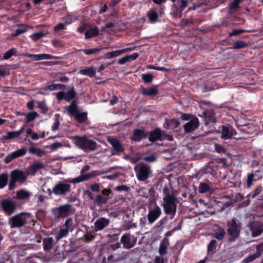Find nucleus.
I'll list each match as a JSON object with an SVG mask.
<instances>
[{
	"instance_id": "obj_1",
	"label": "nucleus",
	"mask_w": 263,
	"mask_h": 263,
	"mask_svg": "<svg viewBox=\"0 0 263 263\" xmlns=\"http://www.w3.org/2000/svg\"><path fill=\"white\" fill-rule=\"evenodd\" d=\"M176 200V196L163 198V202L161 204L165 214L170 216L171 220L174 218L177 212Z\"/></svg>"
},
{
	"instance_id": "obj_2",
	"label": "nucleus",
	"mask_w": 263,
	"mask_h": 263,
	"mask_svg": "<svg viewBox=\"0 0 263 263\" xmlns=\"http://www.w3.org/2000/svg\"><path fill=\"white\" fill-rule=\"evenodd\" d=\"M73 140L74 144L84 151H94L97 147L98 144L95 141L88 139L85 136L73 137Z\"/></svg>"
},
{
	"instance_id": "obj_3",
	"label": "nucleus",
	"mask_w": 263,
	"mask_h": 263,
	"mask_svg": "<svg viewBox=\"0 0 263 263\" xmlns=\"http://www.w3.org/2000/svg\"><path fill=\"white\" fill-rule=\"evenodd\" d=\"M228 229L227 233L229 235L228 241L232 242L237 239L240 235L241 226L239 222H237L235 218H232L227 222Z\"/></svg>"
},
{
	"instance_id": "obj_4",
	"label": "nucleus",
	"mask_w": 263,
	"mask_h": 263,
	"mask_svg": "<svg viewBox=\"0 0 263 263\" xmlns=\"http://www.w3.org/2000/svg\"><path fill=\"white\" fill-rule=\"evenodd\" d=\"M73 212L72 205L68 203L51 209V213L55 220L66 218Z\"/></svg>"
},
{
	"instance_id": "obj_5",
	"label": "nucleus",
	"mask_w": 263,
	"mask_h": 263,
	"mask_svg": "<svg viewBox=\"0 0 263 263\" xmlns=\"http://www.w3.org/2000/svg\"><path fill=\"white\" fill-rule=\"evenodd\" d=\"M138 180L145 181L152 173V171L148 165L144 163H139L134 167Z\"/></svg>"
},
{
	"instance_id": "obj_6",
	"label": "nucleus",
	"mask_w": 263,
	"mask_h": 263,
	"mask_svg": "<svg viewBox=\"0 0 263 263\" xmlns=\"http://www.w3.org/2000/svg\"><path fill=\"white\" fill-rule=\"evenodd\" d=\"M30 213H21L8 219V224L11 228H21L28 223L27 217H30Z\"/></svg>"
},
{
	"instance_id": "obj_7",
	"label": "nucleus",
	"mask_w": 263,
	"mask_h": 263,
	"mask_svg": "<svg viewBox=\"0 0 263 263\" xmlns=\"http://www.w3.org/2000/svg\"><path fill=\"white\" fill-rule=\"evenodd\" d=\"M27 179L24 173L20 170H13L10 173V180L9 183V190H13L16 187V182H24Z\"/></svg>"
},
{
	"instance_id": "obj_8",
	"label": "nucleus",
	"mask_w": 263,
	"mask_h": 263,
	"mask_svg": "<svg viewBox=\"0 0 263 263\" xmlns=\"http://www.w3.org/2000/svg\"><path fill=\"white\" fill-rule=\"evenodd\" d=\"M67 179H65L63 181H59L57 183L52 189L53 194L57 196H64L67 193H70L71 190V185L69 182L66 181Z\"/></svg>"
},
{
	"instance_id": "obj_9",
	"label": "nucleus",
	"mask_w": 263,
	"mask_h": 263,
	"mask_svg": "<svg viewBox=\"0 0 263 263\" xmlns=\"http://www.w3.org/2000/svg\"><path fill=\"white\" fill-rule=\"evenodd\" d=\"M190 0H178L171 8V14L174 17L180 18L184 9L187 7Z\"/></svg>"
},
{
	"instance_id": "obj_10",
	"label": "nucleus",
	"mask_w": 263,
	"mask_h": 263,
	"mask_svg": "<svg viewBox=\"0 0 263 263\" xmlns=\"http://www.w3.org/2000/svg\"><path fill=\"white\" fill-rule=\"evenodd\" d=\"M148 133L147 137L148 140L151 142H155L157 141H163L165 139L166 137H169L170 140H171L172 137L167 135L165 132H162L161 129L158 127L155 128L154 130Z\"/></svg>"
},
{
	"instance_id": "obj_11",
	"label": "nucleus",
	"mask_w": 263,
	"mask_h": 263,
	"mask_svg": "<svg viewBox=\"0 0 263 263\" xmlns=\"http://www.w3.org/2000/svg\"><path fill=\"white\" fill-rule=\"evenodd\" d=\"M0 206L3 212L7 215L12 214L16 210L15 202L11 199H3L0 200Z\"/></svg>"
},
{
	"instance_id": "obj_12",
	"label": "nucleus",
	"mask_w": 263,
	"mask_h": 263,
	"mask_svg": "<svg viewBox=\"0 0 263 263\" xmlns=\"http://www.w3.org/2000/svg\"><path fill=\"white\" fill-rule=\"evenodd\" d=\"M77 96V92L75 91L73 87L67 92L61 91L56 93V98L59 101L64 100L67 102H70L74 100Z\"/></svg>"
},
{
	"instance_id": "obj_13",
	"label": "nucleus",
	"mask_w": 263,
	"mask_h": 263,
	"mask_svg": "<svg viewBox=\"0 0 263 263\" xmlns=\"http://www.w3.org/2000/svg\"><path fill=\"white\" fill-rule=\"evenodd\" d=\"M161 214V209L156 203H155L153 208H148V212L147 215L148 223L149 224L153 223L158 219Z\"/></svg>"
},
{
	"instance_id": "obj_14",
	"label": "nucleus",
	"mask_w": 263,
	"mask_h": 263,
	"mask_svg": "<svg viewBox=\"0 0 263 263\" xmlns=\"http://www.w3.org/2000/svg\"><path fill=\"white\" fill-rule=\"evenodd\" d=\"M108 142L111 145L112 147V155H119L120 153H123L124 151L125 148L124 146L122 145L120 141L117 138L108 137Z\"/></svg>"
},
{
	"instance_id": "obj_15",
	"label": "nucleus",
	"mask_w": 263,
	"mask_h": 263,
	"mask_svg": "<svg viewBox=\"0 0 263 263\" xmlns=\"http://www.w3.org/2000/svg\"><path fill=\"white\" fill-rule=\"evenodd\" d=\"M99 175L100 173L98 172V171H93L90 173H89L85 175H81L80 176L76 177L75 178H68L66 181H67L69 182H71L72 183H78L84 181L85 180H88Z\"/></svg>"
},
{
	"instance_id": "obj_16",
	"label": "nucleus",
	"mask_w": 263,
	"mask_h": 263,
	"mask_svg": "<svg viewBox=\"0 0 263 263\" xmlns=\"http://www.w3.org/2000/svg\"><path fill=\"white\" fill-rule=\"evenodd\" d=\"M120 242L123 244L124 249H130L136 245L137 239L134 237V239L132 240L131 235L128 233H126L122 236Z\"/></svg>"
},
{
	"instance_id": "obj_17",
	"label": "nucleus",
	"mask_w": 263,
	"mask_h": 263,
	"mask_svg": "<svg viewBox=\"0 0 263 263\" xmlns=\"http://www.w3.org/2000/svg\"><path fill=\"white\" fill-rule=\"evenodd\" d=\"M199 126V121L197 117H193L189 122L183 126L184 132L189 134L193 132Z\"/></svg>"
},
{
	"instance_id": "obj_18",
	"label": "nucleus",
	"mask_w": 263,
	"mask_h": 263,
	"mask_svg": "<svg viewBox=\"0 0 263 263\" xmlns=\"http://www.w3.org/2000/svg\"><path fill=\"white\" fill-rule=\"evenodd\" d=\"M110 222V220L105 217H100L98 218L94 223V229L95 232L103 230L107 227Z\"/></svg>"
},
{
	"instance_id": "obj_19",
	"label": "nucleus",
	"mask_w": 263,
	"mask_h": 263,
	"mask_svg": "<svg viewBox=\"0 0 263 263\" xmlns=\"http://www.w3.org/2000/svg\"><path fill=\"white\" fill-rule=\"evenodd\" d=\"M148 133L145 132L144 129H135L133 130V135L130 137V140L135 142H140L143 139H145L147 137Z\"/></svg>"
},
{
	"instance_id": "obj_20",
	"label": "nucleus",
	"mask_w": 263,
	"mask_h": 263,
	"mask_svg": "<svg viewBox=\"0 0 263 263\" xmlns=\"http://www.w3.org/2000/svg\"><path fill=\"white\" fill-rule=\"evenodd\" d=\"M132 48H126L122 49L117 50L111 52H107L104 54L102 58L104 59H110L117 57L128 51L132 50Z\"/></svg>"
},
{
	"instance_id": "obj_21",
	"label": "nucleus",
	"mask_w": 263,
	"mask_h": 263,
	"mask_svg": "<svg viewBox=\"0 0 263 263\" xmlns=\"http://www.w3.org/2000/svg\"><path fill=\"white\" fill-rule=\"evenodd\" d=\"M206 124L215 123L216 122L215 112L213 109L204 110L202 112Z\"/></svg>"
},
{
	"instance_id": "obj_22",
	"label": "nucleus",
	"mask_w": 263,
	"mask_h": 263,
	"mask_svg": "<svg viewBox=\"0 0 263 263\" xmlns=\"http://www.w3.org/2000/svg\"><path fill=\"white\" fill-rule=\"evenodd\" d=\"M25 126H23L17 131L9 132L6 135L2 136V139L3 140H8L14 138H18L24 131Z\"/></svg>"
},
{
	"instance_id": "obj_23",
	"label": "nucleus",
	"mask_w": 263,
	"mask_h": 263,
	"mask_svg": "<svg viewBox=\"0 0 263 263\" xmlns=\"http://www.w3.org/2000/svg\"><path fill=\"white\" fill-rule=\"evenodd\" d=\"M180 124V122L178 119H166L163 124V127L166 129H174L177 128Z\"/></svg>"
},
{
	"instance_id": "obj_24",
	"label": "nucleus",
	"mask_w": 263,
	"mask_h": 263,
	"mask_svg": "<svg viewBox=\"0 0 263 263\" xmlns=\"http://www.w3.org/2000/svg\"><path fill=\"white\" fill-rule=\"evenodd\" d=\"M23 55L25 57L32 58L34 61H40L44 59L49 60L53 59V56L52 55L46 53L34 54L25 53Z\"/></svg>"
},
{
	"instance_id": "obj_25",
	"label": "nucleus",
	"mask_w": 263,
	"mask_h": 263,
	"mask_svg": "<svg viewBox=\"0 0 263 263\" xmlns=\"http://www.w3.org/2000/svg\"><path fill=\"white\" fill-rule=\"evenodd\" d=\"M158 93L159 91L158 90V86L157 85H154L147 88H143L141 91L142 95L149 97L156 96L158 94Z\"/></svg>"
},
{
	"instance_id": "obj_26",
	"label": "nucleus",
	"mask_w": 263,
	"mask_h": 263,
	"mask_svg": "<svg viewBox=\"0 0 263 263\" xmlns=\"http://www.w3.org/2000/svg\"><path fill=\"white\" fill-rule=\"evenodd\" d=\"M65 109L72 116H74L79 111L77 101L73 100L70 104L65 107Z\"/></svg>"
},
{
	"instance_id": "obj_27",
	"label": "nucleus",
	"mask_w": 263,
	"mask_h": 263,
	"mask_svg": "<svg viewBox=\"0 0 263 263\" xmlns=\"http://www.w3.org/2000/svg\"><path fill=\"white\" fill-rule=\"evenodd\" d=\"M139 57V54L138 53H134L130 55H126V56L120 59L118 63L120 65H124L127 62L130 61L135 60Z\"/></svg>"
},
{
	"instance_id": "obj_28",
	"label": "nucleus",
	"mask_w": 263,
	"mask_h": 263,
	"mask_svg": "<svg viewBox=\"0 0 263 263\" xmlns=\"http://www.w3.org/2000/svg\"><path fill=\"white\" fill-rule=\"evenodd\" d=\"M216 227L217 228L214 231V237L218 241L222 240L226 235V231L220 226L217 225Z\"/></svg>"
},
{
	"instance_id": "obj_29",
	"label": "nucleus",
	"mask_w": 263,
	"mask_h": 263,
	"mask_svg": "<svg viewBox=\"0 0 263 263\" xmlns=\"http://www.w3.org/2000/svg\"><path fill=\"white\" fill-rule=\"evenodd\" d=\"M99 34V30L97 27H95L87 30L85 33V39H89L97 36Z\"/></svg>"
},
{
	"instance_id": "obj_30",
	"label": "nucleus",
	"mask_w": 263,
	"mask_h": 263,
	"mask_svg": "<svg viewBox=\"0 0 263 263\" xmlns=\"http://www.w3.org/2000/svg\"><path fill=\"white\" fill-rule=\"evenodd\" d=\"M111 197H104L103 195L99 194L95 197L94 203L98 206H101L103 204H106Z\"/></svg>"
},
{
	"instance_id": "obj_31",
	"label": "nucleus",
	"mask_w": 263,
	"mask_h": 263,
	"mask_svg": "<svg viewBox=\"0 0 263 263\" xmlns=\"http://www.w3.org/2000/svg\"><path fill=\"white\" fill-rule=\"evenodd\" d=\"M31 193L23 189H21L16 192V198L20 200H26L29 198Z\"/></svg>"
},
{
	"instance_id": "obj_32",
	"label": "nucleus",
	"mask_w": 263,
	"mask_h": 263,
	"mask_svg": "<svg viewBox=\"0 0 263 263\" xmlns=\"http://www.w3.org/2000/svg\"><path fill=\"white\" fill-rule=\"evenodd\" d=\"M79 73L84 76H87L90 78L95 76L96 74V69L92 66L86 67L85 68L82 69L79 71Z\"/></svg>"
},
{
	"instance_id": "obj_33",
	"label": "nucleus",
	"mask_w": 263,
	"mask_h": 263,
	"mask_svg": "<svg viewBox=\"0 0 263 263\" xmlns=\"http://www.w3.org/2000/svg\"><path fill=\"white\" fill-rule=\"evenodd\" d=\"M45 167V164L43 163L37 162L32 163L29 167L30 171L32 172V175H34L39 170Z\"/></svg>"
},
{
	"instance_id": "obj_34",
	"label": "nucleus",
	"mask_w": 263,
	"mask_h": 263,
	"mask_svg": "<svg viewBox=\"0 0 263 263\" xmlns=\"http://www.w3.org/2000/svg\"><path fill=\"white\" fill-rule=\"evenodd\" d=\"M79 123H83L87 120V112H80L79 111L73 116Z\"/></svg>"
},
{
	"instance_id": "obj_35",
	"label": "nucleus",
	"mask_w": 263,
	"mask_h": 263,
	"mask_svg": "<svg viewBox=\"0 0 263 263\" xmlns=\"http://www.w3.org/2000/svg\"><path fill=\"white\" fill-rule=\"evenodd\" d=\"M168 245V240L165 238H164L161 242L159 248V253L161 255H163L167 253V247Z\"/></svg>"
},
{
	"instance_id": "obj_36",
	"label": "nucleus",
	"mask_w": 263,
	"mask_h": 263,
	"mask_svg": "<svg viewBox=\"0 0 263 263\" xmlns=\"http://www.w3.org/2000/svg\"><path fill=\"white\" fill-rule=\"evenodd\" d=\"M221 138L224 139H229L232 137V133L230 131L229 128L226 125L221 126Z\"/></svg>"
},
{
	"instance_id": "obj_37",
	"label": "nucleus",
	"mask_w": 263,
	"mask_h": 263,
	"mask_svg": "<svg viewBox=\"0 0 263 263\" xmlns=\"http://www.w3.org/2000/svg\"><path fill=\"white\" fill-rule=\"evenodd\" d=\"M147 16L148 18L149 21L152 23L157 22L159 17L157 12L154 9H151L148 11Z\"/></svg>"
},
{
	"instance_id": "obj_38",
	"label": "nucleus",
	"mask_w": 263,
	"mask_h": 263,
	"mask_svg": "<svg viewBox=\"0 0 263 263\" xmlns=\"http://www.w3.org/2000/svg\"><path fill=\"white\" fill-rule=\"evenodd\" d=\"M13 55L17 57L19 54L17 53V50L15 48L10 49L7 52H6L1 60H8L11 58Z\"/></svg>"
},
{
	"instance_id": "obj_39",
	"label": "nucleus",
	"mask_w": 263,
	"mask_h": 263,
	"mask_svg": "<svg viewBox=\"0 0 263 263\" xmlns=\"http://www.w3.org/2000/svg\"><path fill=\"white\" fill-rule=\"evenodd\" d=\"M53 239L52 237H48L43 240V248L45 251H49L52 248Z\"/></svg>"
},
{
	"instance_id": "obj_40",
	"label": "nucleus",
	"mask_w": 263,
	"mask_h": 263,
	"mask_svg": "<svg viewBox=\"0 0 263 263\" xmlns=\"http://www.w3.org/2000/svg\"><path fill=\"white\" fill-rule=\"evenodd\" d=\"M8 175L7 173H2L0 175V189H4L8 184Z\"/></svg>"
},
{
	"instance_id": "obj_41",
	"label": "nucleus",
	"mask_w": 263,
	"mask_h": 263,
	"mask_svg": "<svg viewBox=\"0 0 263 263\" xmlns=\"http://www.w3.org/2000/svg\"><path fill=\"white\" fill-rule=\"evenodd\" d=\"M248 46V44L242 40L236 41L233 46L232 48L235 49H239L246 48Z\"/></svg>"
},
{
	"instance_id": "obj_42",
	"label": "nucleus",
	"mask_w": 263,
	"mask_h": 263,
	"mask_svg": "<svg viewBox=\"0 0 263 263\" xmlns=\"http://www.w3.org/2000/svg\"><path fill=\"white\" fill-rule=\"evenodd\" d=\"M216 243L217 241L215 239H213L211 240L210 243H209L208 246V253L209 254H213L215 253V250L216 248Z\"/></svg>"
},
{
	"instance_id": "obj_43",
	"label": "nucleus",
	"mask_w": 263,
	"mask_h": 263,
	"mask_svg": "<svg viewBox=\"0 0 263 263\" xmlns=\"http://www.w3.org/2000/svg\"><path fill=\"white\" fill-rule=\"evenodd\" d=\"M27 150L25 147H22L21 149H18L14 152H12V157L16 159L20 157H22L26 154Z\"/></svg>"
},
{
	"instance_id": "obj_44",
	"label": "nucleus",
	"mask_w": 263,
	"mask_h": 263,
	"mask_svg": "<svg viewBox=\"0 0 263 263\" xmlns=\"http://www.w3.org/2000/svg\"><path fill=\"white\" fill-rule=\"evenodd\" d=\"M69 231H70L66 228L61 229L59 232L56 234V239L59 240L66 237L68 234Z\"/></svg>"
},
{
	"instance_id": "obj_45",
	"label": "nucleus",
	"mask_w": 263,
	"mask_h": 263,
	"mask_svg": "<svg viewBox=\"0 0 263 263\" xmlns=\"http://www.w3.org/2000/svg\"><path fill=\"white\" fill-rule=\"evenodd\" d=\"M101 48H97L85 49L82 50L83 53L86 55H91L99 53L101 51Z\"/></svg>"
},
{
	"instance_id": "obj_46",
	"label": "nucleus",
	"mask_w": 263,
	"mask_h": 263,
	"mask_svg": "<svg viewBox=\"0 0 263 263\" xmlns=\"http://www.w3.org/2000/svg\"><path fill=\"white\" fill-rule=\"evenodd\" d=\"M247 32H249V31L242 29H233L231 32L229 33V36L232 37L233 36H237L241 33Z\"/></svg>"
},
{
	"instance_id": "obj_47",
	"label": "nucleus",
	"mask_w": 263,
	"mask_h": 263,
	"mask_svg": "<svg viewBox=\"0 0 263 263\" xmlns=\"http://www.w3.org/2000/svg\"><path fill=\"white\" fill-rule=\"evenodd\" d=\"M27 119V122L29 123L33 121L38 116L36 111H32L27 113L25 115Z\"/></svg>"
},
{
	"instance_id": "obj_48",
	"label": "nucleus",
	"mask_w": 263,
	"mask_h": 263,
	"mask_svg": "<svg viewBox=\"0 0 263 263\" xmlns=\"http://www.w3.org/2000/svg\"><path fill=\"white\" fill-rule=\"evenodd\" d=\"M210 190L209 185L206 183H200L199 186V191L200 193H205Z\"/></svg>"
},
{
	"instance_id": "obj_49",
	"label": "nucleus",
	"mask_w": 263,
	"mask_h": 263,
	"mask_svg": "<svg viewBox=\"0 0 263 263\" xmlns=\"http://www.w3.org/2000/svg\"><path fill=\"white\" fill-rule=\"evenodd\" d=\"M250 230L252 232L251 236L253 237H257L260 235L261 233L263 232V229L260 227L257 228L255 230H254L252 227H251Z\"/></svg>"
},
{
	"instance_id": "obj_50",
	"label": "nucleus",
	"mask_w": 263,
	"mask_h": 263,
	"mask_svg": "<svg viewBox=\"0 0 263 263\" xmlns=\"http://www.w3.org/2000/svg\"><path fill=\"white\" fill-rule=\"evenodd\" d=\"M142 79L145 83H151L153 80V75L150 73L143 74Z\"/></svg>"
},
{
	"instance_id": "obj_51",
	"label": "nucleus",
	"mask_w": 263,
	"mask_h": 263,
	"mask_svg": "<svg viewBox=\"0 0 263 263\" xmlns=\"http://www.w3.org/2000/svg\"><path fill=\"white\" fill-rule=\"evenodd\" d=\"M143 159L148 162H154L157 161V157L155 154L153 153L149 155L144 156Z\"/></svg>"
},
{
	"instance_id": "obj_52",
	"label": "nucleus",
	"mask_w": 263,
	"mask_h": 263,
	"mask_svg": "<svg viewBox=\"0 0 263 263\" xmlns=\"http://www.w3.org/2000/svg\"><path fill=\"white\" fill-rule=\"evenodd\" d=\"M214 147L215 151L219 154H225L226 153V149L221 144L215 143Z\"/></svg>"
},
{
	"instance_id": "obj_53",
	"label": "nucleus",
	"mask_w": 263,
	"mask_h": 263,
	"mask_svg": "<svg viewBox=\"0 0 263 263\" xmlns=\"http://www.w3.org/2000/svg\"><path fill=\"white\" fill-rule=\"evenodd\" d=\"M261 190L262 187L261 186H258L254 190L252 191L250 194H249L247 197H251L252 198H254L261 192Z\"/></svg>"
},
{
	"instance_id": "obj_54",
	"label": "nucleus",
	"mask_w": 263,
	"mask_h": 263,
	"mask_svg": "<svg viewBox=\"0 0 263 263\" xmlns=\"http://www.w3.org/2000/svg\"><path fill=\"white\" fill-rule=\"evenodd\" d=\"M122 258L119 256V254H116L114 255L113 254H110L107 257V260L108 261H112L113 262H116L120 260H121Z\"/></svg>"
},
{
	"instance_id": "obj_55",
	"label": "nucleus",
	"mask_w": 263,
	"mask_h": 263,
	"mask_svg": "<svg viewBox=\"0 0 263 263\" xmlns=\"http://www.w3.org/2000/svg\"><path fill=\"white\" fill-rule=\"evenodd\" d=\"M162 193L164 195V197L163 198H167L168 197H174L175 196L174 194H170V190L168 186L167 185H165L162 190Z\"/></svg>"
},
{
	"instance_id": "obj_56",
	"label": "nucleus",
	"mask_w": 263,
	"mask_h": 263,
	"mask_svg": "<svg viewBox=\"0 0 263 263\" xmlns=\"http://www.w3.org/2000/svg\"><path fill=\"white\" fill-rule=\"evenodd\" d=\"M45 36V34L44 32H37L32 34L31 37L33 41H36Z\"/></svg>"
},
{
	"instance_id": "obj_57",
	"label": "nucleus",
	"mask_w": 263,
	"mask_h": 263,
	"mask_svg": "<svg viewBox=\"0 0 263 263\" xmlns=\"http://www.w3.org/2000/svg\"><path fill=\"white\" fill-rule=\"evenodd\" d=\"M55 116L56 118L55 121L52 125V130L53 132H55L58 130L60 125L59 119L58 117H57L58 116L59 117V115L57 114Z\"/></svg>"
},
{
	"instance_id": "obj_58",
	"label": "nucleus",
	"mask_w": 263,
	"mask_h": 263,
	"mask_svg": "<svg viewBox=\"0 0 263 263\" xmlns=\"http://www.w3.org/2000/svg\"><path fill=\"white\" fill-rule=\"evenodd\" d=\"M72 221L73 220L71 218H68L65 220V223L64 224L65 228L67 229L71 232L73 230V229L71 227Z\"/></svg>"
},
{
	"instance_id": "obj_59",
	"label": "nucleus",
	"mask_w": 263,
	"mask_h": 263,
	"mask_svg": "<svg viewBox=\"0 0 263 263\" xmlns=\"http://www.w3.org/2000/svg\"><path fill=\"white\" fill-rule=\"evenodd\" d=\"M256 252L255 253L256 255L258 256V257H260L263 252V242L260 243L256 246Z\"/></svg>"
},
{
	"instance_id": "obj_60",
	"label": "nucleus",
	"mask_w": 263,
	"mask_h": 263,
	"mask_svg": "<svg viewBox=\"0 0 263 263\" xmlns=\"http://www.w3.org/2000/svg\"><path fill=\"white\" fill-rule=\"evenodd\" d=\"M121 247L119 242L111 243L108 245V250L111 251H116Z\"/></svg>"
},
{
	"instance_id": "obj_61",
	"label": "nucleus",
	"mask_w": 263,
	"mask_h": 263,
	"mask_svg": "<svg viewBox=\"0 0 263 263\" xmlns=\"http://www.w3.org/2000/svg\"><path fill=\"white\" fill-rule=\"evenodd\" d=\"M257 258H258V256L255 254L254 253L251 255H250L246 258H245L243 260L244 262L245 263H249L253 260H254Z\"/></svg>"
},
{
	"instance_id": "obj_62",
	"label": "nucleus",
	"mask_w": 263,
	"mask_h": 263,
	"mask_svg": "<svg viewBox=\"0 0 263 263\" xmlns=\"http://www.w3.org/2000/svg\"><path fill=\"white\" fill-rule=\"evenodd\" d=\"M100 184L96 183L91 185L90 189L92 192H99L100 191Z\"/></svg>"
},
{
	"instance_id": "obj_63",
	"label": "nucleus",
	"mask_w": 263,
	"mask_h": 263,
	"mask_svg": "<svg viewBox=\"0 0 263 263\" xmlns=\"http://www.w3.org/2000/svg\"><path fill=\"white\" fill-rule=\"evenodd\" d=\"M195 117V116H194L192 114H190L183 113L181 117V119L183 120H185V121H187V120L190 121L192 119H193V117Z\"/></svg>"
},
{
	"instance_id": "obj_64",
	"label": "nucleus",
	"mask_w": 263,
	"mask_h": 263,
	"mask_svg": "<svg viewBox=\"0 0 263 263\" xmlns=\"http://www.w3.org/2000/svg\"><path fill=\"white\" fill-rule=\"evenodd\" d=\"M130 188L126 185H118L116 187V190L119 192L125 191L128 192Z\"/></svg>"
}]
</instances>
